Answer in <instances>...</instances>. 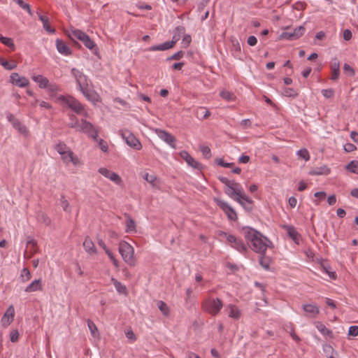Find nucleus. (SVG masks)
Instances as JSON below:
<instances>
[{
    "label": "nucleus",
    "mask_w": 358,
    "mask_h": 358,
    "mask_svg": "<svg viewBox=\"0 0 358 358\" xmlns=\"http://www.w3.org/2000/svg\"><path fill=\"white\" fill-rule=\"evenodd\" d=\"M56 47L58 52L64 55H69L71 53L70 48L61 39L56 40Z\"/></svg>",
    "instance_id": "20"
},
{
    "label": "nucleus",
    "mask_w": 358,
    "mask_h": 358,
    "mask_svg": "<svg viewBox=\"0 0 358 358\" xmlns=\"http://www.w3.org/2000/svg\"><path fill=\"white\" fill-rule=\"evenodd\" d=\"M71 73L74 76L79 88L87 85V77L81 71L73 68L71 69Z\"/></svg>",
    "instance_id": "18"
},
{
    "label": "nucleus",
    "mask_w": 358,
    "mask_h": 358,
    "mask_svg": "<svg viewBox=\"0 0 358 358\" xmlns=\"http://www.w3.org/2000/svg\"><path fill=\"white\" fill-rule=\"evenodd\" d=\"M345 169L355 174H358V161L352 160L346 166Z\"/></svg>",
    "instance_id": "41"
},
{
    "label": "nucleus",
    "mask_w": 358,
    "mask_h": 358,
    "mask_svg": "<svg viewBox=\"0 0 358 358\" xmlns=\"http://www.w3.org/2000/svg\"><path fill=\"white\" fill-rule=\"evenodd\" d=\"M59 99L64 102L71 110L77 114H82L84 111L83 106L74 97L61 95Z\"/></svg>",
    "instance_id": "8"
},
{
    "label": "nucleus",
    "mask_w": 358,
    "mask_h": 358,
    "mask_svg": "<svg viewBox=\"0 0 358 358\" xmlns=\"http://www.w3.org/2000/svg\"><path fill=\"white\" fill-rule=\"evenodd\" d=\"M126 232L131 233L136 232V222L134 219H132L130 216H127V219L126 220Z\"/></svg>",
    "instance_id": "33"
},
{
    "label": "nucleus",
    "mask_w": 358,
    "mask_h": 358,
    "mask_svg": "<svg viewBox=\"0 0 358 358\" xmlns=\"http://www.w3.org/2000/svg\"><path fill=\"white\" fill-rule=\"evenodd\" d=\"M224 192L229 197L234 199L240 204H243V200L248 203L251 202V199L245 194L244 190L241 184L235 180L234 181L233 185H229L227 187Z\"/></svg>",
    "instance_id": "3"
},
{
    "label": "nucleus",
    "mask_w": 358,
    "mask_h": 358,
    "mask_svg": "<svg viewBox=\"0 0 358 358\" xmlns=\"http://www.w3.org/2000/svg\"><path fill=\"white\" fill-rule=\"evenodd\" d=\"M283 94L285 96L288 97H296L298 96V93L296 90H294L293 88L290 87H286L283 90Z\"/></svg>",
    "instance_id": "47"
},
{
    "label": "nucleus",
    "mask_w": 358,
    "mask_h": 358,
    "mask_svg": "<svg viewBox=\"0 0 358 358\" xmlns=\"http://www.w3.org/2000/svg\"><path fill=\"white\" fill-rule=\"evenodd\" d=\"M143 179L148 182L155 185V181L157 180V177L155 175H150L148 173H145L143 176Z\"/></svg>",
    "instance_id": "53"
},
{
    "label": "nucleus",
    "mask_w": 358,
    "mask_h": 358,
    "mask_svg": "<svg viewBox=\"0 0 358 358\" xmlns=\"http://www.w3.org/2000/svg\"><path fill=\"white\" fill-rule=\"evenodd\" d=\"M322 94L325 98H331L334 94V90L333 89L322 90Z\"/></svg>",
    "instance_id": "58"
},
{
    "label": "nucleus",
    "mask_w": 358,
    "mask_h": 358,
    "mask_svg": "<svg viewBox=\"0 0 358 358\" xmlns=\"http://www.w3.org/2000/svg\"><path fill=\"white\" fill-rule=\"evenodd\" d=\"M200 150L202 152V155L204 156L205 158L209 159L211 157V152L210 149L208 146H201L200 148Z\"/></svg>",
    "instance_id": "52"
},
{
    "label": "nucleus",
    "mask_w": 358,
    "mask_h": 358,
    "mask_svg": "<svg viewBox=\"0 0 358 358\" xmlns=\"http://www.w3.org/2000/svg\"><path fill=\"white\" fill-rule=\"evenodd\" d=\"M174 46V42L166 41L162 44L152 45L149 48L150 51H164L172 48Z\"/></svg>",
    "instance_id": "24"
},
{
    "label": "nucleus",
    "mask_w": 358,
    "mask_h": 358,
    "mask_svg": "<svg viewBox=\"0 0 358 358\" xmlns=\"http://www.w3.org/2000/svg\"><path fill=\"white\" fill-rule=\"evenodd\" d=\"M180 155L189 166L196 169H201L202 165L196 161L187 151L183 150L180 152Z\"/></svg>",
    "instance_id": "16"
},
{
    "label": "nucleus",
    "mask_w": 358,
    "mask_h": 358,
    "mask_svg": "<svg viewBox=\"0 0 358 358\" xmlns=\"http://www.w3.org/2000/svg\"><path fill=\"white\" fill-rule=\"evenodd\" d=\"M68 33L71 40L78 39L82 41L85 46L92 50L94 54H97L98 48L96 43L85 32L79 29H71Z\"/></svg>",
    "instance_id": "4"
},
{
    "label": "nucleus",
    "mask_w": 358,
    "mask_h": 358,
    "mask_svg": "<svg viewBox=\"0 0 358 358\" xmlns=\"http://www.w3.org/2000/svg\"><path fill=\"white\" fill-rule=\"evenodd\" d=\"M356 149H357V147L354 144L350 143H346L344 145V150L347 152H352V151L355 150Z\"/></svg>",
    "instance_id": "63"
},
{
    "label": "nucleus",
    "mask_w": 358,
    "mask_h": 358,
    "mask_svg": "<svg viewBox=\"0 0 358 358\" xmlns=\"http://www.w3.org/2000/svg\"><path fill=\"white\" fill-rule=\"evenodd\" d=\"M184 56V52L182 51V50H180L177 52H176L175 54H173V55H171V57H169L166 60L167 61H170V60H179L182 57Z\"/></svg>",
    "instance_id": "54"
},
{
    "label": "nucleus",
    "mask_w": 358,
    "mask_h": 358,
    "mask_svg": "<svg viewBox=\"0 0 358 358\" xmlns=\"http://www.w3.org/2000/svg\"><path fill=\"white\" fill-rule=\"evenodd\" d=\"M69 148L66 145V144L63 141H59L55 145V150L60 155H63L65 154V152L69 150Z\"/></svg>",
    "instance_id": "36"
},
{
    "label": "nucleus",
    "mask_w": 358,
    "mask_h": 358,
    "mask_svg": "<svg viewBox=\"0 0 358 358\" xmlns=\"http://www.w3.org/2000/svg\"><path fill=\"white\" fill-rule=\"evenodd\" d=\"M71 118L72 120L74 118L75 122H69L68 124L69 127L76 129L78 131L85 133L94 141H97L99 131L91 122L84 119H82L80 122L74 115H72Z\"/></svg>",
    "instance_id": "2"
},
{
    "label": "nucleus",
    "mask_w": 358,
    "mask_h": 358,
    "mask_svg": "<svg viewBox=\"0 0 358 358\" xmlns=\"http://www.w3.org/2000/svg\"><path fill=\"white\" fill-rule=\"evenodd\" d=\"M196 117L199 120L208 119L211 113L205 107H198L194 112Z\"/></svg>",
    "instance_id": "28"
},
{
    "label": "nucleus",
    "mask_w": 358,
    "mask_h": 358,
    "mask_svg": "<svg viewBox=\"0 0 358 358\" xmlns=\"http://www.w3.org/2000/svg\"><path fill=\"white\" fill-rule=\"evenodd\" d=\"M155 133L161 140L164 141L172 148H176V138L171 134L161 129H156Z\"/></svg>",
    "instance_id": "11"
},
{
    "label": "nucleus",
    "mask_w": 358,
    "mask_h": 358,
    "mask_svg": "<svg viewBox=\"0 0 358 358\" xmlns=\"http://www.w3.org/2000/svg\"><path fill=\"white\" fill-rule=\"evenodd\" d=\"M59 201H60V205L62 207L63 210L66 212H71V208L69 207V203L66 199V198L64 195H61Z\"/></svg>",
    "instance_id": "45"
},
{
    "label": "nucleus",
    "mask_w": 358,
    "mask_h": 358,
    "mask_svg": "<svg viewBox=\"0 0 358 358\" xmlns=\"http://www.w3.org/2000/svg\"><path fill=\"white\" fill-rule=\"evenodd\" d=\"M119 252L127 264L131 266L136 264V259L134 256V250L130 244L125 241H121L119 244Z\"/></svg>",
    "instance_id": "5"
},
{
    "label": "nucleus",
    "mask_w": 358,
    "mask_h": 358,
    "mask_svg": "<svg viewBox=\"0 0 358 358\" xmlns=\"http://www.w3.org/2000/svg\"><path fill=\"white\" fill-rule=\"evenodd\" d=\"M0 41L5 45L10 48L11 50H15V46L12 38L3 36L1 34H0Z\"/></svg>",
    "instance_id": "38"
},
{
    "label": "nucleus",
    "mask_w": 358,
    "mask_h": 358,
    "mask_svg": "<svg viewBox=\"0 0 358 358\" xmlns=\"http://www.w3.org/2000/svg\"><path fill=\"white\" fill-rule=\"evenodd\" d=\"M348 335L352 336H358V326H351L348 330Z\"/></svg>",
    "instance_id": "62"
},
{
    "label": "nucleus",
    "mask_w": 358,
    "mask_h": 358,
    "mask_svg": "<svg viewBox=\"0 0 358 358\" xmlns=\"http://www.w3.org/2000/svg\"><path fill=\"white\" fill-rule=\"evenodd\" d=\"M32 80L37 83L38 87L41 89H45L48 87L49 80L47 78L44 77L42 75L33 76L31 77Z\"/></svg>",
    "instance_id": "29"
},
{
    "label": "nucleus",
    "mask_w": 358,
    "mask_h": 358,
    "mask_svg": "<svg viewBox=\"0 0 358 358\" xmlns=\"http://www.w3.org/2000/svg\"><path fill=\"white\" fill-rule=\"evenodd\" d=\"M22 9L26 10L30 15H32V12L30 6L24 2L22 0H14Z\"/></svg>",
    "instance_id": "49"
},
{
    "label": "nucleus",
    "mask_w": 358,
    "mask_h": 358,
    "mask_svg": "<svg viewBox=\"0 0 358 358\" xmlns=\"http://www.w3.org/2000/svg\"><path fill=\"white\" fill-rule=\"evenodd\" d=\"M61 158L63 162L66 164L71 162L73 165L76 166L80 164L79 159L74 155L73 152L70 148L65 152V154L61 155Z\"/></svg>",
    "instance_id": "17"
},
{
    "label": "nucleus",
    "mask_w": 358,
    "mask_h": 358,
    "mask_svg": "<svg viewBox=\"0 0 358 358\" xmlns=\"http://www.w3.org/2000/svg\"><path fill=\"white\" fill-rule=\"evenodd\" d=\"M96 141L99 143V146L100 149L103 152H106L108 150V146L107 143L101 138H100V139L97 138Z\"/></svg>",
    "instance_id": "56"
},
{
    "label": "nucleus",
    "mask_w": 358,
    "mask_h": 358,
    "mask_svg": "<svg viewBox=\"0 0 358 358\" xmlns=\"http://www.w3.org/2000/svg\"><path fill=\"white\" fill-rule=\"evenodd\" d=\"M202 309L211 315H217L223 307L222 301L218 299H207L202 302Z\"/></svg>",
    "instance_id": "6"
},
{
    "label": "nucleus",
    "mask_w": 358,
    "mask_h": 358,
    "mask_svg": "<svg viewBox=\"0 0 358 358\" xmlns=\"http://www.w3.org/2000/svg\"><path fill=\"white\" fill-rule=\"evenodd\" d=\"M192 41L191 36L189 34H183L182 43L185 45L184 47L187 48L189 45Z\"/></svg>",
    "instance_id": "61"
},
{
    "label": "nucleus",
    "mask_w": 358,
    "mask_h": 358,
    "mask_svg": "<svg viewBox=\"0 0 358 358\" xmlns=\"http://www.w3.org/2000/svg\"><path fill=\"white\" fill-rule=\"evenodd\" d=\"M13 127L20 131V132H24L26 131V127L24 126H22L20 121L17 120H14L13 122Z\"/></svg>",
    "instance_id": "60"
},
{
    "label": "nucleus",
    "mask_w": 358,
    "mask_h": 358,
    "mask_svg": "<svg viewBox=\"0 0 358 358\" xmlns=\"http://www.w3.org/2000/svg\"><path fill=\"white\" fill-rule=\"evenodd\" d=\"M43 289V285L41 279L34 280L31 282L25 289L26 292H34L36 291H41Z\"/></svg>",
    "instance_id": "22"
},
{
    "label": "nucleus",
    "mask_w": 358,
    "mask_h": 358,
    "mask_svg": "<svg viewBox=\"0 0 358 358\" xmlns=\"http://www.w3.org/2000/svg\"><path fill=\"white\" fill-rule=\"evenodd\" d=\"M323 350L327 358H336L337 352L330 345H324L323 346Z\"/></svg>",
    "instance_id": "37"
},
{
    "label": "nucleus",
    "mask_w": 358,
    "mask_h": 358,
    "mask_svg": "<svg viewBox=\"0 0 358 358\" xmlns=\"http://www.w3.org/2000/svg\"><path fill=\"white\" fill-rule=\"evenodd\" d=\"M243 231L245 239L252 243V250L259 255L265 254L267 248L272 244L266 236L252 227H244Z\"/></svg>",
    "instance_id": "1"
},
{
    "label": "nucleus",
    "mask_w": 358,
    "mask_h": 358,
    "mask_svg": "<svg viewBox=\"0 0 358 358\" xmlns=\"http://www.w3.org/2000/svg\"><path fill=\"white\" fill-rule=\"evenodd\" d=\"M37 219L38 222L43 223L46 226H49L51 223L50 217L45 213H41L38 215Z\"/></svg>",
    "instance_id": "44"
},
{
    "label": "nucleus",
    "mask_w": 358,
    "mask_h": 358,
    "mask_svg": "<svg viewBox=\"0 0 358 358\" xmlns=\"http://www.w3.org/2000/svg\"><path fill=\"white\" fill-rule=\"evenodd\" d=\"M45 89H47L49 93H50L52 95L57 93L59 90V87L56 84L50 83H48V87Z\"/></svg>",
    "instance_id": "55"
},
{
    "label": "nucleus",
    "mask_w": 358,
    "mask_h": 358,
    "mask_svg": "<svg viewBox=\"0 0 358 358\" xmlns=\"http://www.w3.org/2000/svg\"><path fill=\"white\" fill-rule=\"evenodd\" d=\"M303 310L309 315V317H314L320 313L319 308L313 304H306L303 306Z\"/></svg>",
    "instance_id": "27"
},
{
    "label": "nucleus",
    "mask_w": 358,
    "mask_h": 358,
    "mask_svg": "<svg viewBox=\"0 0 358 358\" xmlns=\"http://www.w3.org/2000/svg\"><path fill=\"white\" fill-rule=\"evenodd\" d=\"M0 65H1L5 69L9 71L13 70L17 67V63L15 61L8 62L1 57H0Z\"/></svg>",
    "instance_id": "35"
},
{
    "label": "nucleus",
    "mask_w": 358,
    "mask_h": 358,
    "mask_svg": "<svg viewBox=\"0 0 358 358\" xmlns=\"http://www.w3.org/2000/svg\"><path fill=\"white\" fill-rule=\"evenodd\" d=\"M185 33V28L183 26H178L174 30V34L171 42H174V45L180 40V37Z\"/></svg>",
    "instance_id": "31"
},
{
    "label": "nucleus",
    "mask_w": 358,
    "mask_h": 358,
    "mask_svg": "<svg viewBox=\"0 0 358 358\" xmlns=\"http://www.w3.org/2000/svg\"><path fill=\"white\" fill-rule=\"evenodd\" d=\"M79 90L88 100L91 101L96 100V97L97 96V94L94 92L89 90L88 85L80 87Z\"/></svg>",
    "instance_id": "26"
},
{
    "label": "nucleus",
    "mask_w": 358,
    "mask_h": 358,
    "mask_svg": "<svg viewBox=\"0 0 358 358\" xmlns=\"http://www.w3.org/2000/svg\"><path fill=\"white\" fill-rule=\"evenodd\" d=\"M38 17L39 20L43 23V29L48 33H55V29L50 27L49 24V19L47 16L41 15L39 13H37Z\"/></svg>",
    "instance_id": "30"
},
{
    "label": "nucleus",
    "mask_w": 358,
    "mask_h": 358,
    "mask_svg": "<svg viewBox=\"0 0 358 358\" xmlns=\"http://www.w3.org/2000/svg\"><path fill=\"white\" fill-rule=\"evenodd\" d=\"M98 171L99 173H101L106 178H109L110 180H112L117 185H120L122 182L121 178L115 172H113L106 168H100L99 169Z\"/></svg>",
    "instance_id": "15"
},
{
    "label": "nucleus",
    "mask_w": 358,
    "mask_h": 358,
    "mask_svg": "<svg viewBox=\"0 0 358 358\" xmlns=\"http://www.w3.org/2000/svg\"><path fill=\"white\" fill-rule=\"evenodd\" d=\"M215 163L222 167L229 168L233 166L234 163H227L224 162V160L221 158H217L215 159Z\"/></svg>",
    "instance_id": "57"
},
{
    "label": "nucleus",
    "mask_w": 358,
    "mask_h": 358,
    "mask_svg": "<svg viewBox=\"0 0 358 358\" xmlns=\"http://www.w3.org/2000/svg\"><path fill=\"white\" fill-rule=\"evenodd\" d=\"M31 278V273L29 270L27 268H24L21 271L20 278L21 280V282H26L28 280H29Z\"/></svg>",
    "instance_id": "39"
},
{
    "label": "nucleus",
    "mask_w": 358,
    "mask_h": 358,
    "mask_svg": "<svg viewBox=\"0 0 358 358\" xmlns=\"http://www.w3.org/2000/svg\"><path fill=\"white\" fill-rule=\"evenodd\" d=\"M271 259L269 257H266L265 254L260 255L259 264L266 270H268L270 266Z\"/></svg>",
    "instance_id": "40"
},
{
    "label": "nucleus",
    "mask_w": 358,
    "mask_h": 358,
    "mask_svg": "<svg viewBox=\"0 0 358 358\" xmlns=\"http://www.w3.org/2000/svg\"><path fill=\"white\" fill-rule=\"evenodd\" d=\"M344 73L348 76L352 77L354 76L355 72L352 67H351L348 64H344L343 65Z\"/></svg>",
    "instance_id": "50"
},
{
    "label": "nucleus",
    "mask_w": 358,
    "mask_h": 358,
    "mask_svg": "<svg viewBox=\"0 0 358 358\" xmlns=\"http://www.w3.org/2000/svg\"><path fill=\"white\" fill-rule=\"evenodd\" d=\"M157 306L159 310L166 316L169 314V308L167 304L163 301H159L157 302Z\"/></svg>",
    "instance_id": "43"
},
{
    "label": "nucleus",
    "mask_w": 358,
    "mask_h": 358,
    "mask_svg": "<svg viewBox=\"0 0 358 358\" xmlns=\"http://www.w3.org/2000/svg\"><path fill=\"white\" fill-rule=\"evenodd\" d=\"M331 79L332 80H338L339 75H340V62L336 58H334L332 59L331 64Z\"/></svg>",
    "instance_id": "19"
},
{
    "label": "nucleus",
    "mask_w": 358,
    "mask_h": 358,
    "mask_svg": "<svg viewBox=\"0 0 358 358\" xmlns=\"http://www.w3.org/2000/svg\"><path fill=\"white\" fill-rule=\"evenodd\" d=\"M284 228L286 229V231L288 236L296 243L299 244V239L300 238V234L296 231V229L293 226L285 225Z\"/></svg>",
    "instance_id": "25"
},
{
    "label": "nucleus",
    "mask_w": 358,
    "mask_h": 358,
    "mask_svg": "<svg viewBox=\"0 0 358 358\" xmlns=\"http://www.w3.org/2000/svg\"><path fill=\"white\" fill-rule=\"evenodd\" d=\"M15 309L13 305H10L1 317V322L3 327H7L10 325L14 319Z\"/></svg>",
    "instance_id": "14"
},
{
    "label": "nucleus",
    "mask_w": 358,
    "mask_h": 358,
    "mask_svg": "<svg viewBox=\"0 0 358 358\" xmlns=\"http://www.w3.org/2000/svg\"><path fill=\"white\" fill-rule=\"evenodd\" d=\"M227 308L229 310V317L234 320H238L241 317V310L235 305L229 304Z\"/></svg>",
    "instance_id": "32"
},
{
    "label": "nucleus",
    "mask_w": 358,
    "mask_h": 358,
    "mask_svg": "<svg viewBox=\"0 0 358 358\" xmlns=\"http://www.w3.org/2000/svg\"><path fill=\"white\" fill-rule=\"evenodd\" d=\"M298 155L306 161L310 159V155L306 149H301L297 152Z\"/></svg>",
    "instance_id": "51"
},
{
    "label": "nucleus",
    "mask_w": 358,
    "mask_h": 358,
    "mask_svg": "<svg viewBox=\"0 0 358 358\" xmlns=\"http://www.w3.org/2000/svg\"><path fill=\"white\" fill-rule=\"evenodd\" d=\"M317 330L322 333L323 335L329 336V337H332V331L327 329L324 324H323L320 322H317L315 325Z\"/></svg>",
    "instance_id": "34"
},
{
    "label": "nucleus",
    "mask_w": 358,
    "mask_h": 358,
    "mask_svg": "<svg viewBox=\"0 0 358 358\" xmlns=\"http://www.w3.org/2000/svg\"><path fill=\"white\" fill-rule=\"evenodd\" d=\"M19 339V332L17 330H13L10 332V340L13 343H15Z\"/></svg>",
    "instance_id": "59"
},
{
    "label": "nucleus",
    "mask_w": 358,
    "mask_h": 358,
    "mask_svg": "<svg viewBox=\"0 0 358 358\" xmlns=\"http://www.w3.org/2000/svg\"><path fill=\"white\" fill-rule=\"evenodd\" d=\"M216 204L225 213L229 220L236 221L238 219L237 213L234 209L224 200L218 198L214 199Z\"/></svg>",
    "instance_id": "9"
},
{
    "label": "nucleus",
    "mask_w": 358,
    "mask_h": 358,
    "mask_svg": "<svg viewBox=\"0 0 358 358\" xmlns=\"http://www.w3.org/2000/svg\"><path fill=\"white\" fill-rule=\"evenodd\" d=\"M222 234L227 238L230 245L242 254L248 251V248L241 238L236 237L232 234H227L226 232H222Z\"/></svg>",
    "instance_id": "7"
},
{
    "label": "nucleus",
    "mask_w": 358,
    "mask_h": 358,
    "mask_svg": "<svg viewBox=\"0 0 358 358\" xmlns=\"http://www.w3.org/2000/svg\"><path fill=\"white\" fill-rule=\"evenodd\" d=\"M85 250L90 255H95L97 251L92 239L87 236L83 242Z\"/></svg>",
    "instance_id": "21"
},
{
    "label": "nucleus",
    "mask_w": 358,
    "mask_h": 358,
    "mask_svg": "<svg viewBox=\"0 0 358 358\" xmlns=\"http://www.w3.org/2000/svg\"><path fill=\"white\" fill-rule=\"evenodd\" d=\"M306 28L303 26H299L292 31H285L281 34V37L289 41L295 40L304 34Z\"/></svg>",
    "instance_id": "12"
},
{
    "label": "nucleus",
    "mask_w": 358,
    "mask_h": 358,
    "mask_svg": "<svg viewBox=\"0 0 358 358\" xmlns=\"http://www.w3.org/2000/svg\"><path fill=\"white\" fill-rule=\"evenodd\" d=\"M121 135L122 138L125 140L126 143L131 148L136 150H140L142 148V145L139 140L129 131H122Z\"/></svg>",
    "instance_id": "10"
},
{
    "label": "nucleus",
    "mask_w": 358,
    "mask_h": 358,
    "mask_svg": "<svg viewBox=\"0 0 358 358\" xmlns=\"http://www.w3.org/2000/svg\"><path fill=\"white\" fill-rule=\"evenodd\" d=\"M330 173V169L326 165H323L320 167H316L311 169L308 174L310 176H321L328 175Z\"/></svg>",
    "instance_id": "23"
},
{
    "label": "nucleus",
    "mask_w": 358,
    "mask_h": 358,
    "mask_svg": "<svg viewBox=\"0 0 358 358\" xmlns=\"http://www.w3.org/2000/svg\"><path fill=\"white\" fill-rule=\"evenodd\" d=\"M87 326H88V328L92 335L93 337H96V333L98 331V329H97V327L96 326V324L90 320H87Z\"/></svg>",
    "instance_id": "48"
},
{
    "label": "nucleus",
    "mask_w": 358,
    "mask_h": 358,
    "mask_svg": "<svg viewBox=\"0 0 358 358\" xmlns=\"http://www.w3.org/2000/svg\"><path fill=\"white\" fill-rule=\"evenodd\" d=\"M10 82L19 87H25L29 84V81L26 77L20 76L17 73H11Z\"/></svg>",
    "instance_id": "13"
},
{
    "label": "nucleus",
    "mask_w": 358,
    "mask_h": 358,
    "mask_svg": "<svg viewBox=\"0 0 358 358\" xmlns=\"http://www.w3.org/2000/svg\"><path fill=\"white\" fill-rule=\"evenodd\" d=\"M220 96L227 101H233L235 98L234 94L229 91H222L220 93Z\"/></svg>",
    "instance_id": "46"
},
{
    "label": "nucleus",
    "mask_w": 358,
    "mask_h": 358,
    "mask_svg": "<svg viewBox=\"0 0 358 358\" xmlns=\"http://www.w3.org/2000/svg\"><path fill=\"white\" fill-rule=\"evenodd\" d=\"M352 37V31L350 29H345L343 31V39L345 41H350Z\"/></svg>",
    "instance_id": "64"
},
{
    "label": "nucleus",
    "mask_w": 358,
    "mask_h": 358,
    "mask_svg": "<svg viewBox=\"0 0 358 358\" xmlns=\"http://www.w3.org/2000/svg\"><path fill=\"white\" fill-rule=\"evenodd\" d=\"M112 281L117 292L120 294L127 293V287L124 285L114 278H112Z\"/></svg>",
    "instance_id": "42"
}]
</instances>
